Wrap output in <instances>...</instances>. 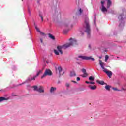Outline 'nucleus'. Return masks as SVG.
<instances>
[{"mask_svg":"<svg viewBox=\"0 0 126 126\" xmlns=\"http://www.w3.org/2000/svg\"><path fill=\"white\" fill-rule=\"evenodd\" d=\"M77 45V41L75 39L72 40L70 43L65 44L62 46H58L57 47V50H54V52L56 55H59L60 54L61 55H63V49H67V48H69V47H70V46H76Z\"/></svg>","mask_w":126,"mask_h":126,"instance_id":"1","label":"nucleus"},{"mask_svg":"<svg viewBox=\"0 0 126 126\" xmlns=\"http://www.w3.org/2000/svg\"><path fill=\"white\" fill-rule=\"evenodd\" d=\"M83 27V30L81 31L82 35H83V32H85L87 33L88 37L89 38V37H90V32H91V30L90 29V25H89V19H88V17L85 18Z\"/></svg>","mask_w":126,"mask_h":126,"instance_id":"2","label":"nucleus"},{"mask_svg":"<svg viewBox=\"0 0 126 126\" xmlns=\"http://www.w3.org/2000/svg\"><path fill=\"white\" fill-rule=\"evenodd\" d=\"M33 88V90L35 91H37L38 92H39V93H44L45 92V90L44 89V87L42 86H33L32 87Z\"/></svg>","mask_w":126,"mask_h":126,"instance_id":"3","label":"nucleus"},{"mask_svg":"<svg viewBox=\"0 0 126 126\" xmlns=\"http://www.w3.org/2000/svg\"><path fill=\"white\" fill-rule=\"evenodd\" d=\"M52 71L50 69H47L44 73V74L43 75V76H41V78L43 79L44 77H46L47 76H51L52 75Z\"/></svg>","mask_w":126,"mask_h":126,"instance_id":"4","label":"nucleus"},{"mask_svg":"<svg viewBox=\"0 0 126 126\" xmlns=\"http://www.w3.org/2000/svg\"><path fill=\"white\" fill-rule=\"evenodd\" d=\"M101 10L102 12H107L108 11V9L105 7L104 4H105V1H101Z\"/></svg>","mask_w":126,"mask_h":126,"instance_id":"5","label":"nucleus"},{"mask_svg":"<svg viewBox=\"0 0 126 126\" xmlns=\"http://www.w3.org/2000/svg\"><path fill=\"white\" fill-rule=\"evenodd\" d=\"M99 64L101 67V68H102V69H103V71L104 72H105V73L108 71V70H107V69H106V68H105L104 67V63H103V62H102V60H99Z\"/></svg>","mask_w":126,"mask_h":126,"instance_id":"6","label":"nucleus"},{"mask_svg":"<svg viewBox=\"0 0 126 126\" xmlns=\"http://www.w3.org/2000/svg\"><path fill=\"white\" fill-rule=\"evenodd\" d=\"M78 58H79L80 59H82V60H90V59H91V57H88L83 56H79Z\"/></svg>","mask_w":126,"mask_h":126,"instance_id":"7","label":"nucleus"},{"mask_svg":"<svg viewBox=\"0 0 126 126\" xmlns=\"http://www.w3.org/2000/svg\"><path fill=\"white\" fill-rule=\"evenodd\" d=\"M96 82L101 85H104V84H106V83H105L104 81H99L97 80H96Z\"/></svg>","mask_w":126,"mask_h":126,"instance_id":"8","label":"nucleus"},{"mask_svg":"<svg viewBox=\"0 0 126 126\" xmlns=\"http://www.w3.org/2000/svg\"><path fill=\"white\" fill-rule=\"evenodd\" d=\"M106 73L108 75V76L109 77V78H111V76H112V75H113L112 74V71H107Z\"/></svg>","mask_w":126,"mask_h":126,"instance_id":"9","label":"nucleus"},{"mask_svg":"<svg viewBox=\"0 0 126 126\" xmlns=\"http://www.w3.org/2000/svg\"><path fill=\"white\" fill-rule=\"evenodd\" d=\"M108 2H107V8H110V7L111 6V4H112V2L111 1V0H107Z\"/></svg>","mask_w":126,"mask_h":126,"instance_id":"10","label":"nucleus"},{"mask_svg":"<svg viewBox=\"0 0 126 126\" xmlns=\"http://www.w3.org/2000/svg\"><path fill=\"white\" fill-rule=\"evenodd\" d=\"M70 76H71V77L73 76H76V73H75V71H72L70 72Z\"/></svg>","mask_w":126,"mask_h":126,"instance_id":"11","label":"nucleus"},{"mask_svg":"<svg viewBox=\"0 0 126 126\" xmlns=\"http://www.w3.org/2000/svg\"><path fill=\"white\" fill-rule=\"evenodd\" d=\"M90 88L91 89V90H95L97 89V86L94 85L93 86H90Z\"/></svg>","mask_w":126,"mask_h":126,"instance_id":"12","label":"nucleus"},{"mask_svg":"<svg viewBox=\"0 0 126 126\" xmlns=\"http://www.w3.org/2000/svg\"><path fill=\"white\" fill-rule=\"evenodd\" d=\"M58 70L59 71L60 75H62V74H61V72L63 71V69L62 68V67H58Z\"/></svg>","mask_w":126,"mask_h":126,"instance_id":"13","label":"nucleus"},{"mask_svg":"<svg viewBox=\"0 0 126 126\" xmlns=\"http://www.w3.org/2000/svg\"><path fill=\"white\" fill-rule=\"evenodd\" d=\"M105 89H106V90H108V91H110V90H111L110 88H111V86L110 85H106L105 87Z\"/></svg>","mask_w":126,"mask_h":126,"instance_id":"14","label":"nucleus"},{"mask_svg":"<svg viewBox=\"0 0 126 126\" xmlns=\"http://www.w3.org/2000/svg\"><path fill=\"white\" fill-rule=\"evenodd\" d=\"M57 90V88H55V87H51L50 89V92L52 93L53 92H54V91Z\"/></svg>","mask_w":126,"mask_h":126,"instance_id":"15","label":"nucleus"},{"mask_svg":"<svg viewBox=\"0 0 126 126\" xmlns=\"http://www.w3.org/2000/svg\"><path fill=\"white\" fill-rule=\"evenodd\" d=\"M48 36L50 39H52V40H55V36H54L53 35H52L51 33H49L48 34Z\"/></svg>","mask_w":126,"mask_h":126,"instance_id":"16","label":"nucleus"},{"mask_svg":"<svg viewBox=\"0 0 126 126\" xmlns=\"http://www.w3.org/2000/svg\"><path fill=\"white\" fill-rule=\"evenodd\" d=\"M36 77H37V76H34L31 79L29 78L28 80H29V81H31V80H35Z\"/></svg>","mask_w":126,"mask_h":126,"instance_id":"17","label":"nucleus"},{"mask_svg":"<svg viewBox=\"0 0 126 126\" xmlns=\"http://www.w3.org/2000/svg\"><path fill=\"white\" fill-rule=\"evenodd\" d=\"M6 100V98L3 97H0V102H2V101H5Z\"/></svg>","mask_w":126,"mask_h":126,"instance_id":"18","label":"nucleus"},{"mask_svg":"<svg viewBox=\"0 0 126 126\" xmlns=\"http://www.w3.org/2000/svg\"><path fill=\"white\" fill-rule=\"evenodd\" d=\"M94 79H95V77H93V76H90L89 78V80L90 81H93V80H94Z\"/></svg>","mask_w":126,"mask_h":126,"instance_id":"19","label":"nucleus"},{"mask_svg":"<svg viewBox=\"0 0 126 126\" xmlns=\"http://www.w3.org/2000/svg\"><path fill=\"white\" fill-rule=\"evenodd\" d=\"M42 72V70H39V72H38L37 75H36V76H39L40 75V74H41Z\"/></svg>","mask_w":126,"mask_h":126,"instance_id":"20","label":"nucleus"},{"mask_svg":"<svg viewBox=\"0 0 126 126\" xmlns=\"http://www.w3.org/2000/svg\"><path fill=\"white\" fill-rule=\"evenodd\" d=\"M82 71L84 74H87V73H86V70L85 69H82Z\"/></svg>","mask_w":126,"mask_h":126,"instance_id":"21","label":"nucleus"},{"mask_svg":"<svg viewBox=\"0 0 126 126\" xmlns=\"http://www.w3.org/2000/svg\"><path fill=\"white\" fill-rule=\"evenodd\" d=\"M118 18L120 20H123V16L122 15H120L118 16Z\"/></svg>","mask_w":126,"mask_h":126,"instance_id":"22","label":"nucleus"},{"mask_svg":"<svg viewBox=\"0 0 126 126\" xmlns=\"http://www.w3.org/2000/svg\"><path fill=\"white\" fill-rule=\"evenodd\" d=\"M112 89L114 90V91H120V90L118 89L117 88H112Z\"/></svg>","mask_w":126,"mask_h":126,"instance_id":"23","label":"nucleus"},{"mask_svg":"<svg viewBox=\"0 0 126 126\" xmlns=\"http://www.w3.org/2000/svg\"><path fill=\"white\" fill-rule=\"evenodd\" d=\"M67 32H68V30H64L63 31V32L64 34H66V33H67Z\"/></svg>","mask_w":126,"mask_h":126,"instance_id":"24","label":"nucleus"},{"mask_svg":"<svg viewBox=\"0 0 126 126\" xmlns=\"http://www.w3.org/2000/svg\"><path fill=\"white\" fill-rule=\"evenodd\" d=\"M35 29H36L37 31H38V32H39V33L41 32L40 29H39V28H37V26H35Z\"/></svg>","mask_w":126,"mask_h":126,"instance_id":"25","label":"nucleus"},{"mask_svg":"<svg viewBox=\"0 0 126 126\" xmlns=\"http://www.w3.org/2000/svg\"><path fill=\"white\" fill-rule=\"evenodd\" d=\"M108 59H109V56L106 55L105 56V62H107V61H108Z\"/></svg>","mask_w":126,"mask_h":126,"instance_id":"26","label":"nucleus"},{"mask_svg":"<svg viewBox=\"0 0 126 126\" xmlns=\"http://www.w3.org/2000/svg\"><path fill=\"white\" fill-rule=\"evenodd\" d=\"M39 16L41 17L42 21H44V18L43 17V16L42 15H39Z\"/></svg>","mask_w":126,"mask_h":126,"instance_id":"27","label":"nucleus"},{"mask_svg":"<svg viewBox=\"0 0 126 126\" xmlns=\"http://www.w3.org/2000/svg\"><path fill=\"white\" fill-rule=\"evenodd\" d=\"M88 75L87 74H83L82 75V77H87V76H88Z\"/></svg>","mask_w":126,"mask_h":126,"instance_id":"28","label":"nucleus"},{"mask_svg":"<svg viewBox=\"0 0 126 126\" xmlns=\"http://www.w3.org/2000/svg\"><path fill=\"white\" fill-rule=\"evenodd\" d=\"M90 84H96V83L94 82H90Z\"/></svg>","mask_w":126,"mask_h":126,"instance_id":"29","label":"nucleus"},{"mask_svg":"<svg viewBox=\"0 0 126 126\" xmlns=\"http://www.w3.org/2000/svg\"><path fill=\"white\" fill-rule=\"evenodd\" d=\"M64 26H65V27H67V26H68V24H67V23H65Z\"/></svg>","mask_w":126,"mask_h":126,"instance_id":"30","label":"nucleus"},{"mask_svg":"<svg viewBox=\"0 0 126 126\" xmlns=\"http://www.w3.org/2000/svg\"><path fill=\"white\" fill-rule=\"evenodd\" d=\"M40 33L41 35H43V36H45V35L44 32H40Z\"/></svg>","mask_w":126,"mask_h":126,"instance_id":"31","label":"nucleus"},{"mask_svg":"<svg viewBox=\"0 0 126 126\" xmlns=\"http://www.w3.org/2000/svg\"><path fill=\"white\" fill-rule=\"evenodd\" d=\"M79 12H80V14H81L82 13V10H81V8H80L79 9Z\"/></svg>","mask_w":126,"mask_h":126,"instance_id":"32","label":"nucleus"},{"mask_svg":"<svg viewBox=\"0 0 126 126\" xmlns=\"http://www.w3.org/2000/svg\"><path fill=\"white\" fill-rule=\"evenodd\" d=\"M40 41H41V44H44V42L43 41V39L40 38Z\"/></svg>","mask_w":126,"mask_h":126,"instance_id":"33","label":"nucleus"},{"mask_svg":"<svg viewBox=\"0 0 126 126\" xmlns=\"http://www.w3.org/2000/svg\"><path fill=\"white\" fill-rule=\"evenodd\" d=\"M66 87H69V84L68 83H66Z\"/></svg>","mask_w":126,"mask_h":126,"instance_id":"34","label":"nucleus"},{"mask_svg":"<svg viewBox=\"0 0 126 126\" xmlns=\"http://www.w3.org/2000/svg\"><path fill=\"white\" fill-rule=\"evenodd\" d=\"M79 80H80V78H79V77H77V81H79Z\"/></svg>","mask_w":126,"mask_h":126,"instance_id":"35","label":"nucleus"},{"mask_svg":"<svg viewBox=\"0 0 126 126\" xmlns=\"http://www.w3.org/2000/svg\"><path fill=\"white\" fill-rule=\"evenodd\" d=\"M71 82H73V83H76L77 84V82L75 81H71Z\"/></svg>","mask_w":126,"mask_h":126,"instance_id":"36","label":"nucleus"},{"mask_svg":"<svg viewBox=\"0 0 126 126\" xmlns=\"http://www.w3.org/2000/svg\"><path fill=\"white\" fill-rule=\"evenodd\" d=\"M91 57L90 60H92V61H95V59L94 58H91V57Z\"/></svg>","mask_w":126,"mask_h":126,"instance_id":"37","label":"nucleus"},{"mask_svg":"<svg viewBox=\"0 0 126 126\" xmlns=\"http://www.w3.org/2000/svg\"><path fill=\"white\" fill-rule=\"evenodd\" d=\"M86 83H87V84H90V82L86 81Z\"/></svg>","mask_w":126,"mask_h":126,"instance_id":"38","label":"nucleus"},{"mask_svg":"<svg viewBox=\"0 0 126 126\" xmlns=\"http://www.w3.org/2000/svg\"><path fill=\"white\" fill-rule=\"evenodd\" d=\"M89 48H90V49H91L90 45H89Z\"/></svg>","mask_w":126,"mask_h":126,"instance_id":"39","label":"nucleus"},{"mask_svg":"<svg viewBox=\"0 0 126 126\" xmlns=\"http://www.w3.org/2000/svg\"><path fill=\"white\" fill-rule=\"evenodd\" d=\"M46 63H49V62L48 61H46Z\"/></svg>","mask_w":126,"mask_h":126,"instance_id":"40","label":"nucleus"},{"mask_svg":"<svg viewBox=\"0 0 126 126\" xmlns=\"http://www.w3.org/2000/svg\"><path fill=\"white\" fill-rule=\"evenodd\" d=\"M102 58V57H99V59H101Z\"/></svg>","mask_w":126,"mask_h":126,"instance_id":"41","label":"nucleus"}]
</instances>
